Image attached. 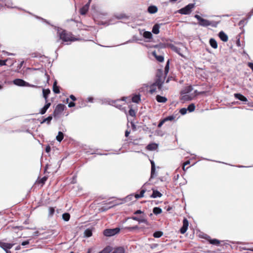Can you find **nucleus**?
I'll use <instances>...</instances> for the list:
<instances>
[{
  "mask_svg": "<svg viewBox=\"0 0 253 253\" xmlns=\"http://www.w3.org/2000/svg\"><path fill=\"white\" fill-rule=\"evenodd\" d=\"M194 17L198 21V25L203 27H207L209 26H211L212 27L215 28L220 22V21H210L202 18L200 15L197 14L195 15Z\"/></svg>",
  "mask_w": 253,
  "mask_h": 253,
  "instance_id": "obj_1",
  "label": "nucleus"
},
{
  "mask_svg": "<svg viewBox=\"0 0 253 253\" xmlns=\"http://www.w3.org/2000/svg\"><path fill=\"white\" fill-rule=\"evenodd\" d=\"M57 34L59 39L65 42L74 41L76 40L73 39L69 34L66 33L65 30L60 29L59 28L57 29Z\"/></svg>",
  "mask_w": 253,
  "mask_h": 253,
  "instance_id": "obj_2",
  "label": "nucleus"
},
{
  "mask_svg": "<svg viewBox=\"0 0 253 253\" xmlns=\"http://www.w3.org/2000/svg\"><path fill=\"white\" fill-rule=\"evenodd\" d=\"M194 7L195 3H189L184 7L178 10V13L184 15L189 14Z\"/></svg>",
  "mask_w": 253,
  "mask_h": 253,
  "instance_id": "obj_3",
  "label": "nucleus"
},
{
  "mask_svg": "<svg viewBox=\"0 0 253 253\" xmlns=\"http://www.w3.org/2000/svg\"><path fill=\"white\" fill-rule=\"evenodd\" d=\"M13 84L17 86H30L32 87H35L36 86L35 85L31 84L29 83L26 82L21 79H16L13 81Z\"/></svg>",
  "mask_w": 253,
  "mask_h": 253,
  "instance_id": "obj_4",
  "label": "nucleus"
},
{
  "mask_svg": "<svg viewBox=\"0 0 253 253\" xmlns=\"http://www.w3.org/2000/svg\"><path fill=\"white\" fill-rule=\"evenodd\" d=\"M66 106L65 105L63 104H59L55 107L54 112H53V116L54 117H58L59 115H60L62 112L64 110Z\"/></svg>",
  "mask_w": 253,
  "mask_h": 253,
  "instance_id": "obj_5",
  "label": "nucleus"
},
{
  "mask_svg": "<svg viewBox=\"0 0 253 253\" xmlns=\"http://www.w3.org/2000/svg\"><path fill=\"white\" fill-rule=\"evenodd\" d=\"M120 229L119 228H115L114 229H107L104 231L103 234L105 236H112L120 232Z\"/></svg>",
  "mask_w": 253,
  "mask_h": 253,
  "instance_id": "obj_6",
  "label": "nucleus"
},
{
  "mask_svg": "<svg viewBox=\"0 0 253 253\" xmlns=\"http://www.w3.org/2000/svg\"><path fill=\"white\" fill-rule=\"evenodd\" d=\"M164 84V80L161 76H157L154 83L152 84L155 86H157L159 90H162L163 85Z\"/></svg>",
  "mask_w": 253,
  "mask_h": 253,
  "instance_id": "obj_7",
  "label": "nucleus"
},
{
  "mask_svg": "<svg viewBox=\"0 0 253 253\" xmlns=\"http://www.w3.org/2000/svg\"><path fill=\"white\" fill-rule=\"evenodd\" d=\"M167 46L168 47L170 48L172 50L177 53L180 56L184 57V56L181 52V49L180 48L175 46L174 45L171 43H168L167 44Z\"/></svg>",
  "mask_w": 253,
  "mask_h": 253,
  "instance_id": "obj_8",
  "label": "nucleus"
},
{
  "mask_svg": "<svg viewBox=\"0 0 253 253\" xmlns=\"http://www.w3.org/2000/svg\"><path fill=\"white\" fill-rule=\"evenodd\" d=\"M189 225V222L187 218H184L183 220V225L180 229V232L181 234H184L187 229Z\"/></svg>",
  "mask_w": 253,
  "mask_h": 253,
  "instance_id": "obj_9",
  "label": "nucleus"
},
{
  "mask_svg": "<svg viewBox=\"0 0 253 253\" xmlns=\"http://www.w3.org/2000/svg\"><path fill=\"white\" fill-rule=\"evenodd\" d=\"M14 244L7 243L4 242H0V247L4 250L5 252L8 251V249H10L13 246Z\"/></svg>",
  "mask_w": 253,
  "mask_h": 253,
  "instance_id": "obj_10",
  "label": "nucleus"
},
{
  "mask_svg": "<svg viewBox=\"0 0 253 253\" xmlns=\"http://www.w3.org/2000/svg\"><path fill=\"white\" fill-rule=\"evenodd\" d=\"M126 99V97H123L121 100L122 101H125ZM121 101V100H111V104L112 105L115 106V107L121 110L122 109V105L119 104V102Z\"/></svg>",
  "mask_w": 253,
  "mask_h": 253,
  "instance_id": "obj_11",
  "label": "nucleus"
},
{
  "mask_svg": "<svg viewBox=\"0 0 253 253\" xmlns=\"http://www.w3.org/2000/svg\"><path fill=\"white\" fill-rule=\"evenodd\" d=\"M47 178L48 177L46 176H44L42 178H41L40 176H39L35 182V184H41V186H42L44 184L45 182L47 180Z\"/></svg>",
  "mask_w": 253,
  "mask_h": 253,
  "instance_id": "obj_12",
  "label": "nucleus"
},
{
  "mask_svg": "<svg viewBox=\"0 0 253 253\" xmlns=\"http://www.w3.org/2000/svg\"><path fill=\"white\" fill-rule=\"evenodd\" d=\"M234 96L236 99L239 100L242 102H246L248 101L247 98L242 94L235 93L234 94Z\"/></svg>",
  "mask_w": 253,
  "mask_h": 253,
  "instance_id": "obj_13",
  "label": "nucleus"
},
{
  "mask_svg": "<svg viewBox=\"0 0 253 253\" xmlns=\"http://www.w3.org/2000/svg\"><path fill=\"white\" fill-rule=\"evenodd\" d=\"M90 5L89 2H87L84 6L80 9V14L81 15H85L88 11Z\"/></svg>",
  "mask_w": 253,
  "mask_h": 253,
  "instance_id": "obj_14",
  "label": "nucleus"
},
{
  "mask_svg": "<svg viewBox=\"0 0 253 253\" xmlns=\"http://www.w3.org/2000/svg\"><path fill=\"white\" fill-rule=\"evenodd\" d=\"M15 7L17 8V9H18L19 10H22L24 11V12H27V13H29V14L34 16L35 17H36L38 19H41L42 21H43L44 22H45V23H46L47 24H49L48 22L47 21H46L45 19H43V18H42V17H40L39 16H38L37 15H34L33 13H32L31 12H30L29 11H27L26 10H25L24 9H22L21 8H20V7Z\"/></svg>",
  "mask_w": 253,
  "mask_h": 253,
  "instance_id": "obj_15",
  "label": "nucleus"
},
{
  "mask_svg": "<svg viewBox=\"0 0 253 253\" xmlns=\"http://www.w3.org/2000/svg\"><path fill=\"white\" fill-rule=\"evenodd\" d=\"M218 36L223 42H226L228 41V36L223 31H220L218 34Z\"/></svg>",
  "mask_w": 253,
  "mask_h": 253,
  "instance_id": "obj_16",
  "label": "nucleus"
},
{
  "mask_svg": "<svg viewBox=\"0 0 253 253\" xmlns=\"http://www.w3.org/2000/svg\"><path fill=\"white\" fill-rule=\"evenodd\" d=\"M147 11L149 13L154 14L158 11V8L155 5H150L148 7Z\"/></svg>",
  "mask_w": 253,
  "mask_h": 253,
  "instance_id": "obj_17",
  "label": "nucleus"
},
{
  "mask_svg": "<svg viewBox=\"0 0 253 253\" xmlns=\"http://www.w3.org/2000/svg\"><path fill=\"white\" fill-rule=\"evenodd\" d=\"M145 192H146V189L144 188V185H143L142 186V187L141 188L140 194H136L134 195L135 198L137 199H139V198L144 197V194Z\"/></svg>",
  "mask_w": 253,
  "mask_h": 253,
  "instance_id": "obj_18",
  "label": "nucleus"
},
{
  "mask_svg": "<svg viewBox=\"0 0 253 253\" xmlns=\"http://www.w3.org/2000/svg\"><path fill=\"white\" fill-rule=\"evenodd\" d=\"M162 25V24H155L153 28H152V32L154 34H158L160 32V25Z\"/></svg>",
  "mask_w": 253,
  "mask_h": 253,
  "instance_id": "obj_19",
  "label": "nucleus"
},
{
  "mask_svg": "<svg viewBox=\"0 0 253 253\" xmlns=\"http://www.w3.org/2000/svg\"><path fill=\"white\" fill-rule=\"evenodd\" d=\"M158 147V144H157L156 143H150V144H148L146 148L148 150L153 151V150H155L156 149H157Z\"/></svg>",
  "mask_w": 253,
  "mask_h": 253,
  "instance_id": "obj_20",
  "label": "nucleus"
},
{
  "mask_svg": "<svg viewBox=\"0 0 253 253\" xmlns=\"http://www.w3.org/2000/svg\"><path fill=\"white\" fill-rule=\"evenodd\" d=\"M162 194L158 190L153 189V193L150 196V197L153 198H156L158 197H162Z\"/></svg>",
  "mask_w": 253,
  "mask_h": 253,
  "instance_id": "obj_21",
  "label": "nucleus"
},
{
  "mask_svg": "<svg viewBox=\"0 0 253 253\" xmlns=\"http://www.w3.org/2000/svg\"><path fill=\"white\" fill-rule=\"evenodd\" d=\"M156 99L160 103H165L167 101V98L166 97L162 96L160 95H157L156 96Z\"/></svg>",
  "mask_w": 253,
  "mask_h": 253,
  "instance_id": "obj_22",
  "label": "nucleus"
},
{
  "mask_svg": "<svg viewBox=\"0 0 253 253\" xmlns=\"http://www.w3.org/2000/svg\"><path fill=\"white\" fill-rule=\"evenodd\" d=\"M57 81L55 80L53 84V91L56 93L58 94L60 93L59 87L57 85Z\"/></svg>",
  "mask_w": 253,
  "mask_h": 253,
  "instance_id": "obj_23",
  "label": "nucleus"
},
{
  "mask_svg": "<svg viewBox=\"0 0 253 253\" xmlns=\"http://www.w3.org/2000/svg\"><path fill=\"white\" fill-rule=\"evenodd\" d=\"M210 45L213 48L216 49L217 48V43L216 41L213 38H211L209 41Z\"/></svg>",
  "mask_w": 253,
  "mask_h": 253,
  "instance_id": "obj_24",
  "label": "nucleus"
},
{
  "mask_svg": "<svg viewBox=\"0 0 253 253\" xmlns=\"http://www.w3.org/2000/svg\"><path fill=\"white\" fill-rule=\"evenodd\" d=\"M50 93V90L49 89H43L42 94L45 101L47 102V99L49 94Z\"/></svg>",
  "mask_w": 253,
  "mask_h": 253,
  "instance_id": "obj_25",
  "label": "nucleus"
},
{
  "mask_svg": "<svg viewBox=\"0 0 253 253\" xmlns=\"http://www.w3.org/2000/svg\"><path fill=\"white\" fill-rule=\"evenodd\" d=\"M143 36L145 39H151L152 38L153 36L150 32L145 31L143 34Z\"/></svg>",
  "mask_w": 253,
  "mask_h": 253,
  "instance_id": "obj_26",
  "label": "nucleus"
},
{
  "mask_svg": "<svg viewBox=\"0 0 253 253\" xmlns=\"http://www.w3.org/2000/svg\"><path fill=\"white\" fill-rule=\"evenodd\" d=\"M190 164V161H186L183 165L182 168L181 169L178 168L176 169V172H181V170H183L184 171H185V166L189 165Z\"/></svg>",
  "mask_w": 253,
  "mask_h": 253,
  "instance_id": "obj_27",
  "label": "nucleus"
},
{
  "mask_svg": "<svg viewBox=\"0 0 253 253\" xmlns=\"http://www.w3.org/2000/svg\"><path fill=\"white\" fill-rule=\"evenodd\" d=\"M64 138V133L61 131H59L56 139L58 142H61Z\"/></svg>",
  "mask_w": 253,
  "mask_h": 253,
  "instance_id": "obj_28",
  "label": "nucleus"
},
{
  "mask_svg": "<svg viewBox=\"0 0 253 253\" xmlns=\"http://www.w3.org/2000/svg\"><path fill=\"white\" fill-rule=\"evenodd\" d=\"M140 100V95H135L132 97V101L133 102L138 103Z\"/></svg>",
  "mask_w": 253,
  "mask_h": 253,
  "instance_id": "obj_29",
  "label": "nucleus"
},
{
  "mask_svg": "<svg viewBox=\"0 0 253 253\" xmlns=\"http://www.w3.org/2000/svg\"><path fill=\"white\" fill-rule=\"evenodd\" d=\"M138 222L139 223H144L146 225L149 226H150V224L148 222L147 219L143 217H139Z\"/></svg>",
  "mask_w": 253,
  "mask_h": 253,
  "instance_id": "obj_30",
  "label": "nucleus"
},
{
  "mask_svg": "<svg viewBox=\"0 0 253 253\" xmlns=\"http://www.w3.org/2000/svg\"><path fill=\"white\" fill-rule=\"evenodd\" d=\"M153 54L155 56V58L159 62H162L164 61V56H163L162 55H156L155 52H153Z\"/></svg>",
  "mask_w": 253,
  "mask_h": 253,
  "instance_id": "obj_31",
  "label": "nucleus"
},
{
  "mask_svg": "<svg viewBox=\"0 0 253 253\" xmlns=\"http://www.w3.org/2000/svg\"><path fill=\"white\" fill-rule=\"evenodd\" d=\"M112 253H125V250L123 247H119L115 249Z\"/></svg>",
  "mask_w": 253,
  "mask_h": 253,
  "instance_id": "obj_32",
  "label": "nucleus"
},
{
  "mask_svg": "<svg viewBox=\"0 0 253 253\" xmlns=\"http://www.w3.org/2000/svg\"><path fill=\"white\" fill-rule=\"evenodd\" d=\"M133 197H134V195L133 194H130L129 195H128L127 196H126L125 199H122L121 201H122L121 203H124V202H126V201H130L131 200V198Z\"/></svg>",
  "mask_w": 253,
  "mask_h": 253,
  "instance_id": "obj_33",
  "label": "nucleus"
},
{
  "mask_svg": "<svg viewBox=\"0 0 253 253\" xmlns=\"http://www.w3.org/2000/svg\"><path fill=\"white\" fill-rule=\"evenodd\" d=\"M115 17L117 19H125V18H127V16L126 14H123V13L116 14L115 15Z\"/></svg>",
  "mask_w": 253,
  "mask_h": 253,
  "instance_id": "obj_34",
  "label": "nucleus"
},
{
  "mask_svg": "<svg viewBox=\"0 0 253 253\" xmlns=\"http://www.w3.org/2000/svg\"><path fill=\"white\" fill-rule=\"evenodd\" d=\"M153 212L155 214L157 215L162 213V210L159 207H155L153 210Z\"/></svg>",
  "mask_w": 253,
  "mask_h": 253,
  "instance_id": "obj_35",
  "label": "nucleus"
},
{
  "mask_svg": "<svg viewBox=\"0 0 253 253\" xmlns=\"http://www.w3.org/2000/svg\"><path fill=\"white\" fill-rule=\"evenodd\" d=\"M52 119V117L51 116H49L48 117L44 119L41 122V124H43L44 123L46 122L48 125L50 124L51 120Z\"/></svg>",
  "mask_w": 253,
  "mask_h": 253,
  "instance_id": "obj_36",
  "label": "nucleus"
},
{
  "mask_svg": "<svg viewBox=\"0 0 253 253\" xmlns=\"http://www.w3.org/2000/svg\"><path fill=\"white\" fill-rule=\"evenodd\" d=\"M157 87L156 86H155V85L152 84L151 85H150V90H149V92L151 94H153L155 92H156V90H157Z\"/></svg>",
  "mask_w": 253,
  "mask_h": 253,
  "instance_id": "obj_37",
  "label": "nucleus"
},
{
  "mask_svg": "<svg viewBox=\"0 0 253 253\" xmlns=\"http://www.w3.org/2000/svg\"><path fill=\"white\" fill-rule=\"evenodd\" d=\"M192 90H193V87L192 86H188L185 88L184 90L183 91V93H186V94L189 93L190 92H191L192 91Z\"/></svg>",
  "mask_w": 253,
  "mask_h": 253,
  "instance_id": "obj_38",
  "label": "nucleus"
},
{
  "mask_svg": "<svg viewBox=\"0 0 253 253\" xmlns=\"http://www.w3.org/2000/svg\"><path fill=\"white\" fill-rule=\"evenodd\" d=\"M195 108V106L194 104L191 103L188 105L187 109L189 112H192L194 111Z\"/></svg>",
  "mask_w": 253,
  "mask_h": 253,
  "instance_id": "obj_39",
  "label": "nucleus"
},
{
  "mask_svg": "<svg viewBox=\"0 0 253 253\" xmlns=\"http://www.w3.org/2000/svg\"><path fill=\"white\" fill-rule=\"evenodd\" d=\"M209 242L210 244L215 245H219V244H220V241L216 239H210L209 240Z\"/></svg>",
  "mask_w": 253,
  "mask_h": 253,
  "instance_id": "obj_40",
  "label": "nucleus"
},
{
  "mask_svg": "<svg viewBox=\"0 0 253 253\" xmlns=\"http://www.w3.org/2000/svg\"><path fill=\"white\" fill-rule=\"evenodd\" d=\"M84 236L86 237H89L92 235V231L89 229H87L84 231Z\"/></svg>",
  "mask_w": 253,
  "mask_h": 253,
  "instance_id": "obj_41",
  "label": "nucleus"
},
{
  "mask_svg": "<svg viewBox=\"0 0 253 253\" xmlns=\"http://www.w3.org/2000/svg\"><path fill=\"white\" fill-rule=\"evenodd\" d=\"M70 215L68 213H64L62 215L63 219L66 221H68L70 219Z\"/></svg>",
  "mask_w": 253,
  "mask_h": 253,
  "instance_id": "obj_42",
  "label": "nucleus"
},
{
  "mask_svg": "<svg viewBox=\"0 0 253 253\" xmlns=\"http://www.w3.org/2000/svg\"><path fill=\"white\" fill-rule=\"evenodd\" d=\"M163 233L161 231H156L153 234L155 238H160L163 235Z\"/></svg>",
  "mask_w": 253,
  "mask_h": 253,
  "instance_id": "obj_43",
  "label": "nucleus"
},
{
  "mask_svg": "<svg viewBox=\"0 0 253 253\" xmlns=\"http://www.w3.org/2000/svg\"><path fill=\"white\" fill-rule=\"evenodd\" d=\"M184 101H190L192 100V97L188 94L182 96V98Z\"/></svg>",
  "mask_w": 253,
  "mask_h": 253,
  "instance_id": "obj_44",
  "label": "nucleus"
},
{
  "mask_svg": "<svg viewBox=\"0 0 253 253\" xmlns=\"http://www.w3.org/2000/svg\"><path fill=\"white\" fill-rule=\"evenodd\" d=\"M125 228L126 229L128 230L129 231L131 232L133 230L138 229L139 227L138 226L136 225L132 227H126Z\"/></svg>",
  "mask_w": 253,
  "mask_h": 253,
  "instance_id": "obj_45",
  "label": "nucleus"
},
{
  "mask_svg": "<svg viewBox=\"0 0 253 253\" xmlns=\"http://www.w3.org/2000/svg\"><path fill=\"white\" fill-rule=\"evenodd\" d=\"M55 212V209L53 207H50L48 209V216H51L53 215Z\"/></svg>",
  "mask_w": 253,
  "mask_h": 253,
  "instance_id": "obj_46",
  "label": "nucleus"
},
{
  "mask_svg": "<svg viewBox=\"0 0 253 253\" xmlns=\"http://www.w3.org/2000/svg\"><path fill=\"white\" fill-rule=\"evenodd\" d=\"M151 174H155V163L153 161H151Z\"/></svg>",
  "mask_w": 253,
  "mask_h": 253,
  "instance_id": "obj_47",
  "label": "nucleus"
},
{
  "mask_svg": "<svg viewBox=\"0 0 253 253\" xmlns=\"http://www.w3.org/2000/svg\"><path fill=\"white\" fill-rule=\"evenodd\" d=\"M111 252L110 248L107 247L104 249L102 251L100 252L99 253H110Z\"/></svg>",
  "mask_w": 253,
  "mask_h": 253,
  "instance_id": "obj_48",
  "label": "nucleus"
},
{
  "mask_svg": "<svg viewBox=\"0 0 253 253\" xmlns=\"http://www.w3.org/2000/svg\"><path fill=\"white\" fill-rule=\"evenodd\" d=\"M187 108H182L181 109H180L179 110V113L182 115H184L185 114H186L187 113Z\"/></svg>",
  "mask_w": 253,
  "mask_h": 253,
  "instance_id": "obj_49",
  "label": "nucleus"
},
{
  "mask_svg": "<svg viewBox=\"0 0 253 253\" xmlns=\"http://www.w3.org/2000/svg\"><path fill=\"white\" fill-rule=\"evenodd\" d=\"M246 19H243L239 22V25L241 26H244L247 24V21L245 22Z\"/></svg>",
  "mask_w": 253,
  "mask_h": 253,
  "instance_id": "obj_50",
  "label": "nucleus"
},
{
  "mask_svg": "<svg viewBox=\"0 0 253 253\" xmlns=\"http://www.w3.org/2000/svg\"><path fill=\"white\" fill-rule=\"evenodd\" d=\"M174 117L172 115L168 116V117H166L165 118H164L166 122L168 121H172V120H174Z\"/></svg>",
  "mask_w": 253,
  "mask_h": 253,
  "instance_id": "obj_51",
  "label": "nucleus"
},
{
  "mask_svg": "<svg viewBox=\"0 0 253 253\" xmlns=\"http://www.w3.org/2000/svg\"><path fill=\"white\" fill-rule=\"evenodd\" d=\"M129 115L131 117H134L135 116V112L134 110L132 109H130L128 111Z\"/></svg>",
  "mask_w": 253,
  "mask_h": 253,
  "instance_id": "obj_52",
  "label": "nucleus"
},
{
  "mask_svg": "<svg viewBox=\"0 0 253 253\" xmlns=\"http://www.w3.org/2000/svg\"><path fill=\"white\" fill-rule=\"evenodd\" d=\"M169 60H168L167 61V63L165 66V71L166 73H167L168 72H169Z\"/></svg>",
  "mask_w": 253,
  "mask_h": 253,
  "instance_id": "obj_53",
  "label": "nucleus"
},
{
  "mask_svg": "<svg viewBox=\"0 0 253 253\" xmlns=\"http://www.w3.org/2000/svg\"><path fill=\"white\" fill-rule=\"evenodd\" d=\"M111 100H111V99H105L103 101L102 103H103H103H107V104H109V105H111V104H111V103H112V102H111Z\"/></svg>",
  "mask_w": 253,
  "mask_h": 253,
  "instance_id": "obj_54",
  "label": "nucleus"
},
{
  "mask_svg": "<svg viewBox=\"0 0 253 253\" xmlns=\"http://www.w3.org/2000/svg\"><path fill=\"white\" fill-rule=\"evenodd\" d=\"M113 204V202H110L109 203V205H111V206H110L109 208H104V207H103L102 208V209H103V211H105L106 210H107L108 209H110L114 206H115V205H116L117 204Z\"/></svg>",
  "mask_w": 253,
  "mask_h": 253,
  "instance_id": "obj_55",
  "label": "nucleus"
},
{
  "mask_svg": "<svg viewBox=\"0 0 253 253\" xmlns=\"http://www.w3.org/2000/svg\"><path fill=\"white\" fill-rule=\"evenodd\" d=\"M166 122L165 119H163L159 123L158 125V127H161Z\"/></svg>",
  "mask_w": 253,
  "mask_h": 253,
  "instance_id": "obj_56",
  "label": "nucleus"
},
{
  "mask_svg": "<svg viewBox=\"0 0 253 253\" xmlns=\"http://www.w3.org/2000/svg\"><path fill=\"white\" fill-rule=\"evenodd\" d=\"M47 110L46 109H45V108H44L43 107L40 110V113L42 115H43L45 113V112H46Z\"/></svg>",
  "mask_w": 253,
  "mask_h": 253,
  "instance_id": "obj_57",
  "label": "nucleus"
},
{
  "mask_svg": "<svg viewBox=\"0 0 253 253\" xmlns=\"http://www.w3.org/2000/svg\"><path fill=\"white\" fill-rule=\"evenodd\" d=\"M7 60H0V66H4L6 65Z\"/></svg>",
  "mask_w": 253,
  "mask_h": 253,
  "instance_id": "obj_58",
  "label": "nucleus"
},
{
  "mask_svg": "<svg viewBox=\"0 0 253 253\" xmlns=\"http://www.w3.org/2000/svg\"><path fill=\"white\" fill-rule=\"evenodd\" d=\"M75 106V103L73 101H71L68 104V107L71 108Z\"/></svg>",
  "mask_w": 253,
  "mask_h": 253,
  "instance_id": "obj_59",
  "label": "nucleus"
},
{
  "mask_svg": "<svg viewBox=\"0 0 253 253\" xmlns=\"http://www.w3.org/2000/svg\"><path fill=\"white\" fill-rule=\"evenodd\" d=\"M51 105V103L48 102V103H46V104L44 105V106H43L44 108H45V109H46V110H47L48 109V108L50 107Z\"/></svg>",
  "mask_w": 253,
  "mask_h": 253,
  "instance_id": "obj_60",
  "label": "nucleus"
},
{
  "mask_svg": "<svg viewBox=\"0 0 253 253\" xmlns=\"http://www.w3.org/2000/svg\"><path fill=\"white\" fill-rule=\"evenodd\" d=\"M93 100H94V99H93V98L92 97H88L87 98V101L89 102H91V103L93 102Z\"/></svg>",
  "mask_w": 253,
  "mask_h": 253,
  "instance_id": "obj_61",
  "label": "nucleus"
},
{
  "mask_svg": "<svg viewBox=\"0 0 253 253\" xmlns=\"http://www.w3.org/2000/svg\"><path fill=\"white\" fill-rule=\"evenodd\" d=\"M248 65L252 69V70L253 71V63L249 62L248 63Z\"/></svg>",
  "mask_w": 253,
  "mask_h": 253,
  "instance_id": "obj_62",
  "label": "nucleus"
},
{
  "mask_svg": "<svg viewBox=\"0 0 253 253\" xmlns=\"http://www.w3.org/2000/svg\"><path fill=\"white\" fill-rule=\"evenodd\" d=\"M29 244V240H27V241H25L21 243V245L22 246H25V245H28Z\"/></svg>",
  "mask_w": 253,
  "mask_h": 253,
  "instance_id": "obj_63",
  "label": "nucleus"
},
{
  "mask_svg": "<svg viewBox=\"0 0 253 253\" xmlns=\"http://www.w3.org/2000/svg\"><path fill=\"white\" fill-rule=\"evenodd\" d=\"M131 127H132V130H136V126L135 125V124L133 122H131Z\"/></svg>",
  "mask_w": 253,
  "mask_h": 253,
  "instance_id": "obj_64",
  "label": "nucleus"
}]
</instances>
